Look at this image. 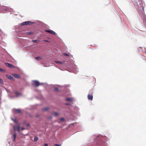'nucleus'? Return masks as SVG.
Returning a JSON list of instances; mask_svg holds the SVG:
<instances>
[{
  "instance_id": "26",
  "label": "nucleus",
  "mask_w": 146,
  "mask_h": 146,
  "mask_svg": "<svg viewBox=\"0 0 146 146\" xmlns=\"http://www.w3.org/2000/svg\"><path fill=\"white\" fill-rule=\"evenodd\" d=\"M44 146H48V145L47 143H45Z\"/></svg>"
},
{
  "instance_id": "3",
  "label": "nucleus",
  "mask_w": 146,
  "mask_h": 146,
  "mask_svg": "<svg viewBox=\"0 0 146 146\" xmlns=\"http://www.w3.org/2000/svg\"><path fill=\"white\" fill-rule=\"evenodd\" d=\"M45 32L49 33L51 34H53L54 35H56V33L54 31L52 30H45Z\"/></svg>"
},
{
  "instance_id": "6",
  "label": "nucleus",
  "mask_w": 146,
  "mask_h": 146,
  "mask_svg": "<svg viewBox=\"0 0 146 146\" xmlns=\"http://www.w3.org/2000/svg\"><path fill=\"white\" fill-rule=\"evenodd\" d=\"M13 75L15 77L17 78H20V75L18 74H13Z\"/></svg>"
},
{
  "instance_id": "20",
  "label": "nucleus",
  "mask_w": 146,
  "mask_h": 146,
  "mask_svg": "<svg viewBox=\"0 0 146 146\" xmlns=\"http://www.w3.org/2000/svg\"><path fill=\"white\" fill-rule=\"evenodd\" d=\"M15 93L17 96H19V93L17 92H15Z\"/></svg>"
},
{
  "instance_id": "5",
  "label": "nucleus",
  "mask_w": 146,
  "mask_h": 146,
  "mask_svg": "<svg viewBox=\"0 0 146 146\" xmlns=\"http://www.w3.org/2000/svg\"><path fill=\"white\" fill-rule=\"evenodd\" d=\"M88 98L89 100H92L93 99V96L92 94H89L88 96Z\"/></svg>"
},
{
  "instance_id": "32",
  "label": "nucleus",
  "mask_w": 146,
  "mask_h": 146,
  "mask_svg": "<svg viewBox=\"0 0 146 146\" xmlns=\"http://www.w3.org/2000/svg\"><path fill=\"white\" fill-rule=\"evenodd\" d=\"M13 120H14L15 121H16V119Z\"/></svg>"
},
{
  "instance_id": "34",
  "label": "nucleus",
  "mask_w": 146,
  "mask_h": 146,
  "mask_svg": "<svg viewBox=\"0 0 146 146\" xmlns=\"http://www.w3.org/2000/svg\"><path fill=\"white\" fill-rule=\"evenodd\" d=\"M52 118V117H50V118H50V119H51V118Z\"/></svg>"
},
{
  "instance_id": "18",
  "label": "nucleus",
  "mask_w": 146,
  "mask_h": 146,
  "mask_svg": "<svg viewBox=\"0 0 146 146\" xmlns=\"http://www.w3.org/2000/svg\"><path fill=\"white\" fill-rule=\"evenodd\" d=\"M36 59L37 60L41 59V57L40 56H38L36 58Z\"/></svg>"
},
{
  "instance_id": "16",
  "label": "nucleus",
  "mask_w": 146,
  "mask_h": 146,
  "mask_svg": "<svg viewBox=\"0 0 146 146\" xmlns=\"http://www.w3.org/2000/svg\"><path fill=\"white\" fill-rule=\"evenodd\" d=\"M54 114V115L56 116H57V115H58V114L56 113V112H54L53 113Z\"/></svg>"
},
{
  "instance_id": "31",
  "label": "nucleus",
  "mask_w": 146,
  "mask_h": 146,
  "mask_svg": "<svg viewBox=\"0 0 146 146\" xmlns=\"http://www.w3.org/2000/svg\"><path fill=\"white\" fill-rule=\"evenodd\" d=\"M145 21H146V18L145 19Z\"/></svg>"
},
{
  "instance_id": "1",
  "label": "nucleus",
  "mask_w": 146,
  "mask_h": 146,
  "mask_svg": "<svg viewBox=\"0 0 146 146\" xmlns=\"http://www.w3.org/2000/svg\"><path fill=\"white\" fill-rule=\"evenodd\" d=\"M40 84L39 82L37 80H33L32 81V85L36 87H38Z\"/></svg>"
},
{
  "instance_id": "27",
  "label": "nucleus",
  "mask_w": 146,
  "mask_h": 146,
  "mask_svg": "<svg viewBox=\"0 0 146 146\" xmlns=\"http://www.w3.org/2000/svg\"><path fill=\"white\" fill-rule=\"evenodd\" d=\"M8 8H5V11H8Z\"/></svg>"
},
{
  "instance_id": "14",
  "label": "nucleus",
  "mask_w": 146,
  "mask_h": 146,
  "mask_svg": "<svg viewBox=\"0 0 146 146\" xmlns=\"http://www.w3.org/2000/svg\"><path fill=\"white\" fill-rule=\"evenodd\" d=\"M38 140V138L37 137H36V136H35L34 137V140L35 141H36Z\"/></svg>"
},
{
  "instance_id": "4",
  "label": "nucleus",
  "mask_w": 146,
  "mask_h": 146,
  "mask_svg": "<svg viewBox=\"0 0 146 146\" xmlns=\"http://www.w3.org/2000/svg\"><path fill=\"white\" fill-rule=\"evenodd\" d=\"M5 64L7 66H8L10 68H12L15 67L14 66L9 63H5Z\"/></svg>"
},
{
  "instance_id": "29",
  "label": "nucleus",
  "mask_w": 146,
  "mask_h": 146,
  "mask_svg": "<svg viewBox=\"0 0 146 146\" xmlns=\"http://www.w3.org/2000/svg\"><path fill=\"white\" fill-rule=\"evenodd\" d=\"M27 126H30V124H27Z\"/></svg>"
},
{
  "instance_id": "22",
  "label": "nucleus",
  "mask_w": 146,
  "mask_h": 146,
  "mask_svg": "<svg viewBox=\"0 0 146 146\" xmlns=\"http://www.w3.org/2000/svg\"><path fill=\"white\" fill-rule=\"evenodd\" d=\"M54 91H58V88H55L54 89Z\"/></svg>"
},
{
  "instance_id": "30",
  "label": "nucleus",
  "mask_w": 146,
  "mask_h": 146,
  "mask_svg": "<svg viewBox=\"0 0 146 146\" xmlns=\"http://www.w3.org/2000/svg\"><path fill=\"white\" fill-rule=\"evenodd\" d=\"M65 104L66 105H69L70 104L69 103H66Z\"/></svg>"
},
{
  "instance_id": "9",
  "label": "nucleus",
  "mask_w": 146,
  "mask_h": 146,
  "mask_svg": "<svg viewBox=\"0 0 146 146\" xmlns=\"http://www.w3.org/2000/svg\"><path fill=\"white\" fill-rule=\"evenodd\" d=\"M17 131L18 132L20 131V126L19 125H17Z\"/></svg>"
},
{
  "instance_id": "12",
  "label": "nucleus",
  "mask_w": 146,
  "mask_h": 146,
  "mask_svg": "<svg viewBox=\"0 0 146 146\" xmlns=\"http://www.w3.org/2000/svg\"><path fill=\"white\" fill-rule=\"evenodd\" d=\"M16 136V135L15 134H13V137H14L13 141H15Z\"/></svg>"
},
{
  "instance_id": "23",
  "label": "nucleus",
  "mask_w": 146,
  "mask_h": 146,
  "mask_svg": "<svg viewBox=\"0 0 146 146\" xmlns=\"http://www.w3.org/2000/svg\"><path fill=\"white\" fill-rule=\"evenodd\" d=\"M56 62L60 64H62L63 63L62 62L59 61H56Z\"/></svg>"
},
{
  "instance_id": "28",
  "label": "nucleus",
  "mask_w": 146,
  "mask_h": 146,
  "mask_svg": "<svg viewBox=\"0 0 146 146\" xmlns=\"http://www.w3.org/2000/svg\"><path fill=\"white\" fill-rule=\"evenodd\" d=\"M25 129V128H24L22 127V128H21V129L22 130H24Z\"/></svg>"
},
{
  "instance_id": "33",
  "label": "nucleus",
  "mask_w": 146,
  "mask_h": 146,
  "mask_svg": "<svg viewBox=\"0 0 146 146\" xmlns=\"http://www.w3.org/2000/svg\"><path fill=\"white\" fill-rule=\"evenodd\" d=\"M36 117H39V116H38V115H37V116H36Z\"/></svg>"
},
{
  "instance_id": "15",
  "label": "nucleus",
  "mask_w": 146,
  "mask_h": 146,
  "mask_svg": "<svg viewBox=\"0 0 146 146\" xmlns=\"http://www.w3.org/2000/svg\"><path fill=\"white\" fill-rule=\"evenodd\" d=\"M32 41L33 42H35V43H38V40H32Z\"/></svg>"
},
{
  "instance_id": "17",
  "label": "nucleus",
  "mask_w": 146,
  "mask_h": 146,
  "mask_svg": "<svg viewBox=\"0 0 146 146\" xmlns=\"http://www.w3.org/2000/svg\"><path fill=\"white\" fill-rule=\"evenodd\" d=\"M27 34L28 35H31L33 34V33L31 32H27Z\"/></svg>"
},
{
  "instance_id": "8",
  "label": "nucleus",
  "mask_w": 146,
  "mask_h": 146,
  "mask_svg": "<svg viewBox=\"0 0 146 146\" xmlns=\"http://www.w3.org/2000/svg\"><path fill=\"white\" fill-rule=\"evenodd\" d=\"M7 77L10 80H13V78L10 75H7Z\"/></svg>"
},
{
  "instance_id": "7",
  "label": "nucleus",
  "mask_w": 146,
  "mask_h": 146,
  "mask_svg": "<svg viewBox=\"0 0 146 146\" xmlns=\"http://www.w3.org/2000/svg\"><path fill=\"white\" fill-rule=\"evenodd\" d=\"M66 100L68 101H72L73 100V99L72 98H67L65 99Z\"/></svg>"
},
{
  "instance_id": "24",
  "label": "nucleus",
  "mask_w": 146,
  "mask_h": 146,
  "mask_svg": "<svg viewBox=\"0 0 146 146\" xmlns=\"http://www.w3.org/2000/svg\"><path fill=\"white\" fill-rule=\"evenodd\" d=\"M61 145L60 144H55L54 145V146H61Z\"/></svg>"
},
{
  "instance_id": "19",
  "label": "nucleus",
  "mask_w": 146,
  "mask_h": 146,
  "mask_svg": "<svg viewBox=\"0 0 146 146\" xmlns=\"http://www.w3.org/2000/svg\"><path fill=\"white\" fill-rule=\"evenodd\" d=\"M5 71V70L4 69H2L1 68H0V72H4Z\"/></svg>"
},
{
  "instance_id": "13",
  "label": "nucleus",
  "mask_w": 146,
  "mask_h": 146,
  "mask_svg": "<svg viewBox=\"0 0 146 146\" xmlns=\"http://www.w3.org/2000/svg\"><path fill=\"white\" fill-rule=\"evenodd\" d=\"M0 83L2 84H3V82L2 80L0 78Z\"/></svg>"
},
{
  "instance_id": "25",
  "label": "nucleus",
  "mask_w": 146,
  "mask_h": 146,
  "mask_svg": "<svg viewBox=\"0 0 146 146\" xmlns=\"http://www.w3.org/2000/svg\"><path fill=\"white\" fill-rule=\"evenodd\" d=\"M64 55H65V56H69V54H67V53H65L64 54Z\"/></svg>"
},
{
  "instance_id": "21",
  "label": "nucleus",
  "mask_w": 146,
  "mask_h": 146,
  "mask_svg": "<svg viewBox=\"0 0 146 146\" xmlns=\"http://www.w3.org/2000/svg\"><path fill=\"white\" fill-rule=\"evenodd\" d=\"M60 121H64V119L63 117H61L60 118Z\"/></svg>"
},
{
  "instance_id": "2",
  "label": "nucleus",
  "mask_w": 146,
  "mask_h": 146,
  "mask_svg": "<svg viewBox=\"0 0 146 146\" xmlns=\"http://www.w3.org/2000/svg\"><path fill=\"white\" fill-rule=\"evenodd\" d=\"M33 23L29 21H27L25 22H23L21 23V24L22 25H30Z\"/></svg>"
},
{
  "instance_id": "10",
  "label": "nucleus",
  "mask_w": 146,
  "mask_h": 146,
  "mask_svg": "<svg viewBox=\"0 0 146 146\" xmlns=\"http://www.w3.org/2000/svg\"><path fill=\"white\" fill-rule=\"evenodd\" d=\"M15 110L18 113H19L21 112V111L20 109H16Z\"/></svg>"
},
{
  "instance_id": "11",
  "label": "nucleus",
  "mask_w": 146,
  "mask_h": 146,
  "mask_svg": "<svg viewBox=\"0 0 146 146\" xmlns=\"http://www.w3.org/2000/svg\"><path fill=\"white\" fill-rule=\"evenodd\" d=\"M48 108H43L42 109V110L43 111H45L47 110H48Z\"/></svg>"
}]
</instances>
